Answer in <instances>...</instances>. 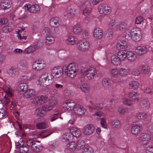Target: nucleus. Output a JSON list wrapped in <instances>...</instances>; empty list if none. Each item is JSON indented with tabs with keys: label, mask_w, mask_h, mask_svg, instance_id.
I'll use <instances>...</instances> for the list:
<instances>
[{
	"label": "nucleus",
	"mask_w": 153,
	"mask_h": 153,
	"mask_svg": "<svg viewBox=\"0 0 153 153\" xmlns=\"http://www.w3.org/2000/svg\"><path fill=\"white\" fill-rule=\"evenodd\" d=\"M140 70V73L143 74H146L148 73L150 71L149 68L146 65H142L139 67Z\"/></svg>",
	"instance_id": "obj_28"
},
{
	"label": "nucleus",
	"mask_w": 153,
	"mask_h": 153,
	"mask_svg": "<svg viewBox=\"0 0 153 153\" xmlns=\"http://www.w3.org/2000/svg\"><path fill=\"white\" fill-rule=\"evenodd\" d=\"M59 113H56L53 115L51 116L50 120L51 122H52L55 120L59 117Z\"/></svg>",
	"instance_id": "obj_63"
},
{
	"label": "nucleus",
	"mask_w": 153,
	"mask_h": 153,
	"mask_svg": "<svg viewBox=\"0 0 153 153\" xmlns=\"http://www.w3.org/2000/svg\"><path fill=\"white\" fill-rule=\"evenodd\" d=\"M95 115L98 117L99 119H101L100 123L102 127L104 128H106L107 125L105 124V119L104 118V114L100 111H98L95 113Z\"/></svg>",
	"instance_id": "obj_13"
},
{
	"label": "nucleus",
	"mask_w": 153,
	"mask_h": 153,
	"mask_svg": "<svg viewBox=\"0 0 153 153\" xmlns=\"http://www.w3.org/2000/svg\"><path fill=\"white\" fill-rule=\"evenodd\" d=\"M33 147L31 148L32 150L34 152H38L42 151V146L40 145L35 144Z\"/></svg>",
	"instance_id": "obj_40"
},
{
	"label": "nucleus",
	"mask_w": 153,
	"mask_h": 153,
	"mask_svg": "<svg viewBox=\"0 0 153 153\" xmlns=\"http://www.w3.org/2000/svg\"><path fill=\"white\" fill-rule=\"evenodd\" d=\"M43 108V107H42ZM49 111L48 110H45L42 108V110L40 108L36 109L35 111V115L39 117H44L45 116L47 113L46 111Z\"/></svg>",
	"instance_id": "obj_20"
},
{
	"label": "nucleus",
	"mask_w": 153,
	"mask_h": 153,
	"mask_svg": "<svg viewBox=\"0 0 153 153\" xmlns=\"http://www.w3.org/2000/svg\"><path fill=\"white\" fill-rule=\"evenodd\" d=\"M36 50V48L34 46H30L24 50V53L26 54H29L33 52Z\"/></svg>",
	"instance_id": "obj_44"
},
{
	"label": "nucleus",
	"mask_w": 153,
	"mask_h": 153,
	"mask_svg": "<svg viewBox=\"0 0 153 153\" xmlns=\"http://www.w3.org/2000/svg\"><path fill=\"white\" fill-rule=\"evenodd\" d=\"M67 9V13L68 16L71 17L75 15L76 9L73 6H68Z\"/></svg>",
	"instance_id": "obj_17"
},
{
	"label": "nucleus",
	"mask_w": 153,
	"mask_h": 153,
	"mask_svg": "<svg viewBox=\"0 0 153 153\" xmlns=\"http://www.w3.org/2000/svg\"><path fill=\"white\" fill-rule=\"evenodd\" d=\"M99 12L103 15L109 14L111 12V8L106 4H102L98 7Z\"/></svg>",
	"instance_id": "obj_4"
},
{
	"label": "nucleus",
	"mask_w": 153,
	"mask_h": 153,
	"mask_svg": "<svg viewBox=\"0 0 153 153\" xmlns=\"http://www.w3.org/2000/svg\"><path fill=\"white\" fill-rule=\"evenodd\" d=\"M63 74V68L60 67H55L52 71V74L56 78L61 76Z\"/></svg>",
	"instance_id": "obj_8"
},
{
	"label": "nucleus",
	"mask_w": 153,
	"mask_h": 153,
	"mask_svg": "<svg viewBox=\"0 0 153 153\" xmlns=\"http://www.w3.org/2000/svg\"><path fill=\"white\" fill-rule=\"evenodd\" d=\"M111 124L113 128L116 129L120 128L121 126V123L120 121L117 119L113 120L111 122Z\"/></svg>",
	"instance_id": "obj_33"
},
{
	"label": "nucleus",
	"mask_w": 153,
	"mask_h": 153,
	"mask_svg": "<svg viewBox=\"0 0 153 153\" xmlns=\"http://www.w3.org/2000/svg\"><path fill=\"white\" fill-rule=\"evenodd\" d=\"M126 51L122 50L117 52V56L121 61L124 60L126 59Z\"/></svg>",
	"instance_id": "obj_29"
},
{
	"label": "nucleus",
	"mask_w": 153,
	"mask_h": 153,
	"mask_svg": "<svg viewBox=\"0 0 153 153\" xmlns=\"http://www.w3.org/2000/svg\"><path fill=\"white\" fill-rule=\"evenodd\" d=\"M136 117L138 119H144L146 118L147 115L144 113H137L136 115Z\"/></svg>",
	"instance_id": "obj_54"
},
{
	"label": "nucleus",
	"mask_w": 153,
	"mask_h": 153,
	"mask_svg": "<svg viewBox=\"0 0 153 153\" xmlns=\"http://www.w3.org/2000/svg\"><path fill=\"white\" fill-rule=\"evenodd\" d=\"M129 71L128 69H126L122 68L119 71L120 74L123 76H125L127 75Z\"/></svg>",
	"instance_id": "obj_49"
},
{
	"label": "nucleus",
	"mask_w": 153,
	"mask_h": 153,
	"mask_svg": "<svg viewBox=\"0 0 153 153\" xmlns=\"http://www.w3.org/2000/svg\"><path fill=\"white\" fill-rule=\"evenodd\" d=\"M17 66L19 69L22 72L26 71L28 67L27 62L25 60H21L17 63Z\"/></svg>",
	"instance_id": "obj_7"
},
{
	"label": "nucleus",
	"mask_w": 153,
	"mask_h": 153,
	"mask_svg": "<svg viewBox=\"0 0 153 153\" xmlns=\"http://www.w3.org/2000/svg\"><path fill=\"white\" fill-rule=\"evenodd\" d=\"M3 30L4 33H7L8 32H9L11 31L12 28L10 26H6L3 27Z\"/></svg>",
	"instance_id": "obj_62"
},
{
	"label": "nucleus",
	"mask_w": 153,
	"mask_h": 153,
	"mask_svg": "<svg viewBox=\"0 0 153 153\" xmlns=\"http://www.w3.org/2000/svg\"><path fill=\"white\" fill-rule=\"evenodd\" d=\"M76 146V145L75 142H71L69 143L67 145V149L70 151H73L74 150Z\"/></svg>",
	"instance_id": "obj_39"
},
{
	"label": "nucleus",
	"mask_w": 153,
	"mask_h": 153,
	"mask_svg": "<svg viewBox=\"0 0 153 153\" xmlns=\"http://www.w3.org/2000/svg\"><path fill=\"white\" fill-rule=\"evenodd\" d=\"M74 113L78 115H80L84 114L85 112L84 108L80 105H75L73 108Z\"/></svg>",
	"instance_id": "obj_9"
},
{
	"label": "nucleus",
	"mask_w": 153,
	"mask_h": 153,
	"mask_svg": "<svg viewBox=\"0 0 153 153\" xmlns=\"http://www.w3.org/2000/svg\"><path fill=\"white\" fill-rule=\"evenodd\" d=\"M80 89L84 93H87L88 91L89 88L86 84H83L80 86Z\"/></svg>",
	"instance_id": "obj_57"
},
{
	"label": "nucleus",
	"mask_w": 153,
	"mask_h": 153,
	"mask_svg": "<svg viewBox=\"0 0 153 153\" xmlns=\"http://www.w3.org/2000/svg\"><path fill=\"white\" fill-rule=\"evenodd\" d=\"M130 36L132 39L135 42L140 40V36L136 31L131 33Z\"/></svg>",
	"instance_id": "obj_24"
},
{
	"label": "nucleus",
	"mask_w": 153,
	"mask_h": 153,
	"mask_svg": "<svg viewBox=\"0 0 153 153\" xmlns=\"http://www.w3.org/2000/svg\"><path fill=\"white\" fill-rule=\"evenodd\" d=\"M36 127L39 129H45L47 128V124L44 122L36 124Z\"/></svg>",
	"instance_id": "obj_48"
},
{
	"label": "nucleus",
	"mask_w": 153,
	"mask_h": 153,
	"mask_svg": "<svg viewBox=\"0 0 153 153\" xmlns=\"http://www.w3.org/2000/svg\"><path fill=\"white\" fill-rule=\"evenodd\" d=\"M54 41V38L51 36H47L46 37V43L48 44H51Z\"/></svg>",
	"instance_id": "obj_51"
},
{
	"label": "nucleus",
	"mask_w": 153,
	"mask_h": 153,
	"mask_svg": "<svg viewBox=\"0 0 153 153\" xmlns=\"http://www.w3.org/2000/svg\"><path fill=\"white\" fill-rule=\"evenodd\" d=\"M139 83L137 81H133L129 83V85L131 86L133 88L136 89L137 88Z\"/></svg>",
	"instance_id": "obj_60"
},
{
	"label": "nucleus",
	"mask_w": 153,
	"mask_h": 153,
	"mask_svg": "<svg viewBox=\"0 0 153 153\" xmlns=\"http://www.w3.org/2000/svg\"><path fill=\"white\" fill-rule=\"evenodd\" d=\"M82 31V28L80 25H76L73 29V32L76 35L80 34Z\"/></svg>",
	"instance_id": "obj_37"
},
{
	"label": "nucleus",
	"mask_w": 153,
	"mask_h": 153,
	"mask_svg": "<svg viewBox=\"0 0 153 153\" xmlns=\"http://www.w3.org/2000/svg\"><path fill=\"white\" fill-rule=\"evenodd\" d=\"M73 136L71 133H67L64 137L63 138L64 139H66L68 141H69L72 139Z\"/></svg>",
	"instance_id": "obj_56"
},
{
	"label": "nucleus",
	"mask_w": 153,
	"mask_h": 153,
	"mask_svg": "<svg viewBox=\"0 0 153 153\" xmlns=\"http://www.w3.org/2000/svg\"><path fill=\"white\" fill-rule=\"evenodd\" d=\"M112 63L115 65H118L120 64L121 60L117 56L114 55L112 56L111 58Z\"/></svg>",
	"instance_id": "obj_27"
},
{
	"label": "nucleus",
	"mask_w": 153,
	"mask_h": 153,
	"mask_svg": "<svg viewBox=\"0 0 153 153\" xmlns=\"http://www.w3.org/2000/svg\"><path fill=\"white\" fill-rule=\"evenodd\" d=\"M111 74L114 77H117L118 75L119 71L117 68L112 69L110 71Z\"/></svg>",
	"instance_id": "obj_59"
},
{
	"label": "nucleus",
	"mask_w": 153,
	"mask_h": 153,
	"mask_svg": "<svg viewBox=\"0 0 153 153\" xmlns=\"http://www.w3.org/2000/svg\"><path fill=\"white\" fill-rule=\"evenodd\" d=\"M90 102L93 106H89V108L91 109H94L95 110H97L98 109H102V108L103 104L102 103L99 104L97 105H94L93 102H92L91 101H90Z\"/></svg>",
	"instance_id": "obj_38"
},
{
	"label": "nucleus",
	"mask_w": 153,
	"mask_h": 153,
	"mask_svg": "<svg viewBox=\"0 0 153 153\" xmlns=\"http://www.w3.org/2000/svg\"><path fill=\"white\" fill-rule=\"evenodd\" d=\"M88 69L86 68L82 67L81 68L80 71V73L82 75H86L87 71H88Z\"/></svg>",
	"instance_id": "obj_61"
},
{
	"label": "nucleus",
	"mask_w": 153,
	"mask_h": 153,
	"mask_svg": "<svg viewBox=\"0 0 153 153\" xmlns=\"http://www.w3.org/2000/svg\"><path fill=\"white\" fill-rule=\"evenodd\" d=\"M67 41L70 45H73L75 44L76 41L74 37L71 36L68 38Z\"/></svg>",
	"instance_id": "obj_52"
},
{
	"label": "nucleus",
	"mask_w": 153,
	"mask_h": 153,
	"mask_svg": "<svg viewBox=\"0 0 153 153\" xmlns=\"http://www.w3.org/2000/svg\"><path fill=\"white\" fill-rule=\"evenodd\" d=\"M138 94L135 92H130L128 94V96L132 101H134L136 100H138Z\"/></svg>",
	"instance_id": "obj_34"
},
{
	"label": "nucleus",
	"mask_w": 153,
	"mask_h": 153,
	"mask_svg": "<svg viewBox=\"0 0 153 153\" xmlns=\"http://www.w3.org/2000/svg\"><path fill=\"white\" fill-rule=\"evenodd\" d=\"M51 134V133L48 130H44L41 132L42 138L46 137L50 135Z\"/></svg>",
	"instance_id": "obj_55"
},
{
	"label": "nucleus",
	"mask_w": 153,
	"mask_h": 153,
	"mask_svg": "<svg viewBox=\"0 0 153 153\" xmlns=\"http://www.w3.org/2000/svg\"><path fill=\"white\" fill-rule=\"evenodd\" d=\"M25 10H29L30 12L33 13L38 12L40 10L39 6L37 4L32 5L31 6L30 4H26L25 5Z\"/></svg>",
	"instance_id": "obj_6"
},
{
	"label": "nucleus",
	"mask_w": 153,
	"mask_h": 153,
	"mask_svg": "<svg viewBox=\"0 0 153 153\" xmlns=\"http://www.w3.org/2000/svg\"><path fill=\"white\" fill-rule=\"evenodd\" d=\"M44 65V64L41 61H36L34 62L32 66L33 69L39 70L43 69Z\"/></svg>",
	"instance_id": "obj_18"
},
{
	"label": "nucleus",
	"mask_w": 153,
	"mask_h": 153,
	"mask_svg": "<svg viewBox=\"0 0 153 153\" xmlns=\"http://www.w3.org/2000/svg\"><path fill=\"white\" fill-rule=\"evenodd\" d=\"M63 68V74L71 78H73L75 76L76 72L78 69L77 68H76V65L72 64H70L68 66L64 65Z\"/></svg>",
	"instance_id": "obj_2"
},
{
	"label": "nucleus",
	"mask_w": 153,
	"mask_h": 153,
	"mask_svg": "<svg viewBox=\"0 0 153 153\" xmlns=\"http://www.w3.org/2000/svg\"><path fill=\"white\" fill-rule=\"evenodd\" d=\"M97 74V71L94 68H90L88 69L86 76L87 78L89 79L94 78V76Z\"/></svg>",
	"instance_id": "obj_14"
},
{
	"label": "nucleus",
	"mask_w": 153,
	"mask_h": 153,
	"mask_svg": "<svg viewBox=\"0 0 153 153\" xmlns=\"http://www.w3.org/2000/svg\"><path fill=\"white\" fill-rule=\"evenodd\" d=\"M126 58L128 60L130 61H133L136 59V56L135 54L132 51H126Z\"/></svg>",
	"instance_id": "obj_21"
},
{
	"label": "nucleus",
	"mask_w": 153,
	"mask_h": 153,
	"mask_svg": "<svg viewBox=\"0 0 153 153\" xmlns=\"http://www.w3.org/2000/svg\"><path fill=\"white\" fill-rule=\"evenodd\" d=\"M94 35L96 39H100L103 36L102 31L100 28H96L94 30Z\"/></svg>",
	"instance_id": "obj_23"
},
{
	"label": "nucleus",
	"mask_w": 153,
	"mask_h": 153,
	"mask_svg": "<svg viewBox=\"0 0 153 153\" xmlns=\"http://www.w3.org/2000/svg\"><path fill=\"white\" fill-rule=\"evenodd\" d=\"M50 29L48 27L45 28L43 31V32L44 35H45L47 36H48L50 32Z\"/></svg>",
	"instance_id": "obj_64"
},
{
	"label": "nucleus",
	"mask_w": 153,
	"mask_h": 153,
	"mask_svg": "<svg viewBox=\"0 0 153 153\" xmlns=\"http://www.w3.org/2000/svg\"><path fill=\"white\" fill-rule=\"evenodd\" d=\"M12 2L10 0H1L0 4L1 8L6 10L7 12H8L11 10Z\"/></svg>",
	"instance_id": "obj_5"
},
{
	"label": "nucleus",
	"mask_w": 153,
	"mask_h": 153,
	"mask_svg": "<svg viewBox=\"0 0 153 153\" xmlns=\"http://www.w3.org/2000/svg\"><path fill=\"white\" fill-rule=\"evenodd\" d=\"M28 86L26 83H23L19 84L18 87V91L24 92L27 91Z\"/></svg>",
	"instance_id": "obj_32"
},
{
	"label": "nucleus",
	"mask_w": 153,
	"mask_h": 153,
	"mask_svg": "<svg viewBox=\"0 0 153 153\" xmlns=\"http://www.w3.org/2000/svg\"><path fill=\"white\" fill-rule=\"evenodd\" d=\"M113 33L114 31L112 29H108L105 33L104 36L108 39H111L112 38Z\"/></svg>",
	"instance_id": "obj_36"
},
{
	"label": "nucleus",
	"mask_w": 153,
	"mask_h": 153,
	"mask_svg": "<svg viewBox=\"0 0 153 153\" xmlns=\"http://www.w3.org/2000/svg\"><path fill=\"white\" fill-rule=\"evenodd\" d=\"M35 94V90L33 89H29L28 91L25 93L24 96L27 98H29L33 96Z\"/></svg>",
	"instance_id": "obj_35"
},
{
	"label": "nucleus",
	"mask_w": 153,
	"mask_h": 153,
	"mask_svg": "<svg viewBox=\"0 0 153 153\" xmlns=\"http://www.w3.org/2000/svg\"><path fill=\"white\" fill-rule=\"evenodd\" d=\"M7 72L9 75L12 77L17 76L18 74V72L17 71L16 68L13 67L9 68L7 70Z\"/></svg>",
	"instance_id": "obj_25"
},
{
	"label": "nucleus",
	"mask_w": 153,
	"mask_h": 153,
	"mask_svg": "<svg viewBox=\"0 0 153 153\" xmlns=\"http://www.w3.org/2000/svg\"><path fill=\"white\" fill-rule=\"evenodd\" d=\"M4 91L7 94V95H8L9 97H12L13 95V94L12 93V90L10 88H7L6 89H5Z\"/></svg>",
	"instance_id": "obj_58"
},
{
	"label": "nucleus",
	"mask_w": 153,
	"mask_h": 153,
	"mask_svg": "<svg viewBox=\"0 0 153 153\" xmlns=\"http://www.w3.org/2000/svg\"><path fill=\"white\" fill-rule=\"evenodd\" d=\"M22 31H19L18 33H17L18 34L17 36L18 37V39H19L20 40H22L23 39L25 40L27 38L26 36H24L23 33H24V30L22 29Z\"/></svg>",
	"instance_id": "obj_47"
},
{
	"label": "nucleus",
	"mask_w": 153,
	"mask_h": 153,
	"mask_svg": "<svg viewBox=\"0 0 153 153\" xmlns=\"http://www.w3.org/2000/svg\"><path fill=\"white\" fill-rule=\"evenodd\" d=\"M50 24L53 27L58 26L60 25L59 20L58 17H55L51 19Z\"/></svg>",
	"instance_id": "obj_26"
},
{
	"label": "nucleus",
	"mask_w": 153,
	"mask_h": 153,
	"mask_svg": "<svg viewBox=\"0 0 153 153\" xmlns=\"http://www.w3.org/2000/svg\"><path fill=\"white\" fill-rule=\"evenodd\" d=\"M89 43L87 41H80L79 42L78 48L81 50L85 51L88 49L89 46Z\"/></svg>",
	"instance_id": "obj_19"
},
{
	"label": "nucleus",
	"mask_w": 153,
	"mask_h": 153,
	"mask_svg": "<svg viewBox=\"0 0 153 153\" xmlns=\"http://www.w3.org/2000/svg\"><path fill=\"white\" fill-rule=\"evenodd\" d=\"M117 24L115 20H112L110 21L108 25V29H111L114 31V29L117 25Z\"/></svg>",
	"instance_id": "obj_42"
},
{
	"label": "nucleus",
	"mask_w": 153,
	"mask_h": 153,
	"mask_svg": "<svg viewBox=\"0 0 153 153\" xmlns=\"http://www.w3.org/2000/svg\"><path fill=\"white\" fill-rule=\"evenodd\" d=\"M57 103L56 98L53 96L50 97L49 100V104L48 105H45L43 106V109L45 110L50 111L53 109L54 106Z\"/></svg>",
	"instance_id": "obj_3"
},
{
	"label": "nucleus",
	"mask_w": 153,
	"mask_h": 153,
	"mask_svg": "<svg viewBox=\"0 0 153 153\" xmlns=\"http://www.w3.org/2000/svg\"><path fill=\"white\" fill-rule=\"evenodd\" d=\"M70 131L73 136L76 137H79L81 134V132L80 130L76 128H71Z\"/></svg>",
	"instance_id": "obj_22"
},
{
	"label": "nucleus",
	"mask_w": 153,
	"mask_h": 153,
	"mask_svg": "<svg viewBox=\"0 0 153 153\" xmlns=\"http://www.w3.org/2000/svg\"><path fill=\"white\" fill-rule=\"evenodd\" d=\"M37 99L38 100L39 104H41L46 102L47 101V98L46 96H42L41 97H37Z\"/></svg>",
	"instance_id": "obj_43"
},
{
	"label": "nucleus",
	"mask_w": 153,
	"mask_h": 153,
	"mask_svg": "<svg viewBox=\"0 0 153 153\" xmlns=\"http://www.w3.org/2000/svg\"><path fill=\"white\" fill-rule=\"evenodd\" d=\"M126 42L124 40L119 41L117 44L116 46L118 49H121L123 48H126Z\"/></svg>",
	"instance_id": "obj_30"
},
{
	"label": "nucleus",
	"mask_w": 153,
	"mask_h": 153,
	"mask_svg": "<svg viewBox=\"0 0 153 153\" xmlns=\"http://www.w3.org/2000/svg\"><path fill=\"white\" fill-rule=\"evenodd\" d=\"M19 149V152L21 153H27L29 151L28 147L26 144L23 145Z\"/></svg>",
	"instance_id": "obj_46"
},
{
	"label": "nucleus",
	"mask_w": 153,
	"mask_h": 153,
	"mask_svg": "<svg viewBox=\"0 0 153 153\" xmlns=\"http://www.w3.org/2000/svg\"><path fill=\"white\" fill-rule=\"evenodd\" d=\"M76 146L79 149H82L85 146V143L83 141L80 140H78L76 143Z\"/></svg>",
	"instance_id": "obj_50"
},
{
	"label": "nucleus",
	"mask_w": 153,
	"mask_h": 153,
	"mask_svg": "<svg viewBox=\"0 0 153 153\" xmlns=\"http://www.w3.org/2000/svg\"><path fill=\"white\" fill-rule=\"evenodd\" d=\"M141 128V126L140 125L134 124L131 130V133L134 135L137 134L140 131Z\"/></svg>",
	"instance_id": "obj_16"
},
{
	"label": "nucleus",
	"mask_w": 153,
	"mask_h": 153,
	"mask_svg": "<svg viewBox=\"0 0 153 153\" xmlns=\"http://www.w3.org/2000/svg\"><path fill=\"white\" fill-rule=\"evenodd\" d=\"M52 76L51 74H43L39 78L38 80L36 81L37 85H45L49 86L51 85L53 82Z\"/></svg>",
	"instance_id": "obj_1"
},
{
	"label": "nucleus",
	"mask_w": 153,
	"mask_h": 153,
	"mask_svg": "<svg viewBox=\"0 0 153 153\" xmlns=\"http://www.w3.org/2000/svg\"><path fill=\"white\" fill-rule=\"evenodd\" d=\"M93 149L92 147L87 146L83 149L82 153H93Z\"/></svg>",
	"instance_id": "obj_53"
},
{
	"label": "nucleus",
	"mask_w": 153,
	"mask_h": 153,
	"mask_svg": "<svg viewBox=\"0 0 153 153\" xmlns=\"http://www.w3.org/2000/svg\"><path fill=\"white\" fill-rule=\"evenodd\" d=\"M135 51L138 55H143L147 52V48L144 46H138L136 49Z\"/></svg>",
	"instance_id": "obj_15"
},
{
	"label": "nucleus",
	"mask_w": 153,
	"mask_h": 153,
	"mask_svg": "<svg viewBox=\"0 0 153 153\" xmlns=\"http://www.w3.org/2000/svg\"><path fill=\"white\" fill-rule=\"evenodd\" d=\"M102 83L103 87L105 88H108L110 86V80L108 79H104Z\"/></svg>",
	"instance_id": "obj_41"
},
{
	"label": "nucleus",
	"mask_w": 153,
	"mask_h": 153,
	"mask_svg": "<svg viewBox=\"0 0 153 153\" xmlns=\"http://www.w3.org/2000/svg\"><path fill=\"white\" fill-rule=\"evenodd\" d=\"M151 139L150 135L146 133H143L140 136L139 140L141 142L146 144L149 142Z\"/></svg>",
	"instance_id": "obj_11"
},
{
	"label": "nucleus",
	"mask_w": 153,
	"mask_h": 153,
	"mask_svg": "<svg viewBox=\"0 0 153 153\" xmlns=\"http://www.w3.org/2000/svg\"><path fill=\"white\" fill-rule=\"evenodd\" d=\"M94 130V128L92 125H89L85 126L83 128L84 134L87 135L92 134Z\"/></svg>",
	"instance_id": "obj_12"
},
{
	"label": "nucleus",
	"mask_w": 153,
	"mask_h": 153,
	"mask_svg": "<svg viewBox=\"0 0 153 153\" xmlns=\"http://www.w3.org/2000/svg\"><path fill=\"white\" fill-rule=\"evenodd\" d=\"M63 105L64 109L67 110H71L72 109H73L74 107L75 106L74 101L72 100H66Z\"/></svg>",
	"instance_id": "obj_10"
},
{
	"label": "nucleus",
	"mask_w": 153,
	"mask_h": 153,
	"mask_svg": "<svg viewBox=\"0 0 153 153\" xmlns=\"http://www.w3.org/2000/svg\"><path fill=\"white\" fill-rule=\"evenodd\" d=\"M140 105L142 108L146 109L149 107V102L145 99H142L140 103Z\"/></svg>",
	"instance_id": "obj_31"
},
{
	"label": "nucleus",
	"mask_w": 153,
	"mask_h": 153,
	"mask_svg": "<svg viewBox=\"0 0 153 153\" xmlns=\"http://www.w3.org/2000/svg\"><path fill=\"white\" fill-rule=\"evenodd\" d=\"M36 143V141L34 140L30 139L27 140L26 142V145L28 147L31 149L34 146L35 144Z\"/></svg>",
	"instance_id": "obj_45"
}]
</instances>
